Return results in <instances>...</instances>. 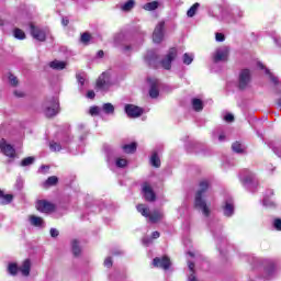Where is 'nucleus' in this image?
<instances>
[{
    "mask_svg": "<svg viewBox=\"0 0 281 281\" xmlns=\"http://www.w3.org/2000/svg\"><path fill=\"white\" fill-rule=\"evenodd\" d=\"M207 188H210V182H207V180H202L200 182V188L195 193L194 200L195 210H199L203 216H210V214H212L210 205H207V202H205V193L207 192Z\"/></svg>",
    "mask_w": 281,
    "mask_h": 281,
    "instance_id": "obj_1",
    "label": "nucleus"
},
{
    "mask_svg": "<svg viewBox=\"0 0 281 281\" xmlns=\"http://www.w3.org/2000/svg\"><path fill=\"white\" fill-rule=\"evenodd\" d=\"M137 212L142 214V216H145V218H149L150 223H157L158 221H161L164 213L161 211H154L150 214V211L147 209L144 204H138L136 206Z\"/></svg>",
    "mask_w": 281,
    "mask_h": 281,
    "instance_id": "obj_2",
    "label": "nucleus"
},
{
    "mask_svg": "<svg viewBox=\"0 0 281 281\" xmlns=\"http://www.w3.org/2000/svg\"><path fill=\"white\" fill-rule=\"evenodd\" d=\"M30 269L31 263L29 259L24 260L20 268L16 267L15 263H10L8 267V271L11 276H16L18 271H21L22 276H30Z\"/></svg>",
    "mask_w": 281,
    "mask_h": 281,
    "instance_id": "obj_3",
    "label": "nucleus"
},
{
    "mask_svg": "<svg viewBox=\"0 0 281 281\" xmlns=\"http://www.w3.org/2000/svg\"><path fill=\"white\" fill-rule=\"evenodd\" d=\"M112 85L111 71L103 72L97 80V88L100 89V91H108Z\"/></svg>",
    "mask_w": 281,
    "mask_h": 281,
    "instance_id": "obj_4",
    "label": "nucleus"
},
{
    "mask_svg": "<svg viewBox=\"0 0 281 281\" xmlns=\"http://www.w3.org/2000/svg\"><path fill=\"white\" fill-rule=\"evenodd\" d=\"M229 58V47L221 46L213 54L214 63H225Z\"/></svg>",
    "mask_w": 281,
    "mask_h": 281,
    "instance_id": "obj_5",
    "label": "nucleus"
},
{
    "mask_svg": "<svg viewBox=\"0 0 281 281\" xmlns=\"http://www.w3.org/2000/svg\"><path fill=\"white\" fill-rule=\"evenodd\" d=\"M44 109L46 117H54L58 113V100L53 99L46 102Z\"/></svg>",
    "mask_w": 281,
    "mask_h": 281,
    "instance_id": "obj_6",
    "label": "nucleus"
},
{
    "mask_svg": "<svg viewBox=\"0 0 281 281\" xmlns=\"http://www.w3.org/2000/svg\"><path fill=\"white\" fill-rule=\"evenodd\" d=\"M175 58H177V48H170L166 57L161 60V67L167 70L170 69Z\"/></svg>",
    "mask_w": 281,
    "mask_h": 281,
    "instance_id": "obj_7",
    "label": "nucleus"
},
{
    "mask_svg": "<svg viewBox=\"0 0 281 281\" xmlns=\"http://www.w3.org/2000/svg\"><path fill=\"white\" fill-rule=\"evenodd\" d=\"M30 30L31 35L33 36V38H35V41H40L41 43H43L45 38H47V32H45V30L34 26V24L32 23L30 24Z\"/></svg>",
    "mask_w": 281,
    "mask_h": 281,
    "instance_id": "obj_8",
    "label": "nucleus"
},
{
    "mask_svg": "<svg viewBox=\"0 0 281 281\" xmlns=\"http://www.w3.org/2000/svg\"><path fill=\"white\" fill-rule=\"evenodd\" d=\"M36 207L38 212H43L44 214H49V212H54V210H56L54 203L47 202L46 200H40L36 203Z\"/></svg>",
    "mask_w": 281,
    "mask_h": 281,
    "instance_id": "obj_9",
    "label": "nucleus"
},
{
    "mask_svg": "<svg viewBox=\"0 0 281 281\" xmlns=\"http://www.w3.org/2000/svg\"><path fill=\"white\" fill-rule=\"evenodd\" d=\"M0 150L3 153V155H5L7 157H10L11 159H13V157H16V151L14 150V147L8 144L5 139H1Z\"/></svg>",
    "mask_w": 281,
    "mask_h": 281,
    "instance_id": "obj_10",
    "label": "nucleus"
},
{
    "mask_svg": "<svg viewBox=\"0 0 281 281\" xmlns=\"http://www.w3.org/2000/svg\"><path fill=\"white\" fill-rule=\"evenodd\" d=\"M166 23L165 22H159L153 33V41L154 43H161L164 41V27Z\"/></svg>",
    "mask_w": 281,
    "mask_h": 281,
    "instance_id": "obj_11",
    "label": "nucleus"
},
{
    "mask_svg": "<svg viewBox=\"0 0 281 281\" xmlns=\"http://www.w3.org/2000/svg\"><path fill=\"white\" fill-rule=\"evenodd\" d=\"M251 80V72L248 69L241 70L239 74V89H246Z\"/></svg>",
    "mask_w": 281,
    "mask_h": 281,
    "instance_id": "obj_12",
    "label": "nucleus"
},
{
    "mask_svg": "<svg viewBox=\"0 0 281 281\" xmlns=\"http://www.w3.org/2000/svg\"><path fill=\"white\" fill-rule=\"evenodd\" d=\"M125 113L128 117H139L142 113H144V110L137 105L133 104H126L125 105Z\"/></svg>",
    "mask_w": 281,
    "mask_h": 281,
    "instance_id": "obj_13",
    "label": "nucleus"
},
{
    "mask_svg": "<svg viewBox=\"0 0 281 281\" xmlns=\"http://www.w3.org/2000/svg\"><path fill=\"white\" fill-rule=\"evenodd\" d=\"M240 181L244 186H250V183H256V175L249 170H244L240 173Z\"/></svg>",
    "mask_w": 281,
    "mask_h": 281,
    "instance_id": "obj_14",
    "label": "nucleus"
},
{
    "mask_svg": "<svg viewBox=\"0 0 281 281\" xmlns=\"http://www.w3.org/2000/svg\"><path fill=\"white\" fill-rule=\"evenodd\" d=\"M153 265H154V267H159L160 269H165V271H166V270L170 269V258H168L167 256H165L162 258L156 257L153 260Z\"/></svg>",
    "mask_w": 281,
    "mask_h": 281,
    "instance_id": "obj_15",
    "label": "nucleus"
},
{
    "mask_svg": "<svg viewBox=\"0 0 281 281\" xmlns=\"http://www.w3.org/2000/svg\"><path fill=\"white\" fill-rule=\"evenodd\" d=\"M150 85L149 95L150 98H158L159 97V80L158 79H148Z\"/></svg>",
    "mask_w": 281,
    "mask_h": 281,
    "instance_id": "obj_16",
    "label": "nucleus"
},
{
    "mask_svg": "<svg viewBox=\"0 0 281 281\" xmlns=\"http://www.w3.org/2000/svg\"><path fill=\"white\" fill-rule=\"evenodd\" d=\"M143 194L146 201H155V192L148 182L143 184Z\"/></svg>",
    "mask_w": 281,
    "mask_h": 281,
    "instance_id": "obj_17",
    "label": "nucleus"
},
{
    "mask_svg": "<svg viewBox=\"0 0 281 281\" xmlns=\"http://www.w3.org/2000/svg\"><path fill=\"white\" fill-rule=\"evenodd\" d=\"M29 222L33 227H45V221H43V217L36 216V215H30Z\"/></svg>",
    "mask_w": 281,
    "mask_h": 281,
    "instance_id": "obj_18",
    "label": "nucleus"
},
{
    "mask_svg": "<svg viewBox=\"0 0 281 281\" xmlns=\"http://www.w3.org/2000/svg\"><path fill=\"white\" fill-rule=\"evenodd\" d=\"M234 214V200L227 199L224 205V215L232 216Z\"/></svg>",
    "mask_w": 281,
    "mask_h": 281,
    "instance_id": "obj_19",
    "label": "nucleus"
},
{
    "mask_svg": "<svg viewBox=\"0 0 281 281\" xmlns=\"http://www.w3.org/2000/svg\"><path fill=\"white\" fill-rule=\"evenodd\" d=\"M49 67L52 69L60 70V69H65L67 67V63L60 61V60H54V61H50Z\"/></svg>",
    "mask_w": 281,
    "mask_h": 281,
    "instance_id": "obj_20",
    "label": "nucleus"
},
{
    "mask_svg": "<svg viewBox=\"0 0 281 281\" xmlns=\"http://www.w3.org/2000/svg\"><path fill=\"white\" fill-rule=\"evenodd\" d=\"M12 194H4L3 191L0 190V203L2 205H8V203H12Z\"/></svg>",
    "mask_w": 281,
    "mask_h": 281,
    "instance_id": "obj_21",
    "label": "nucleus"
},
{
    "mask_svg": "<svg viewBox=\"0 0 281 281\" xmlns=\"http://www.w3.org/2000/svg\"><path fill=\"white\" fill-rule=\"evenodd\" d=\"M258 67H259V69H266V74H267V76H269L270 80L274 85H278V77L273 76V74H271V71L269 69L265 68V65H262V63H258Z\"/></svg>",
    "mask_w": 281,
    "mask_h": 281,
    "instance_id": "obj_22",
    "label": "nucleus"
},
{
    "mask_svg": "<svg viewBox=\"0 0 281 281\" xmlns=\"http://www.w3.org/2000/svg\"><path fill=\"white\" fill-rule=\"evenodd\" d=\"M102 111L103 113H106V115H113V113H115V106L111 103H104L102 105Z\"/></svg>",
    "mask_w": 281,
    "mask_h": 281,
    "instance_id": "obj_23",
    "label": "nucleus"
},
{
    "mask_svg": "<svg viewBox=\"0 0 281 281\" xmlns=\"http://www.w3.org/2000/svg\"><path fill=\"white\" fill-rule=\"evenodd\" d=\"M144 10H147L148 12H153V10H157L159 8V2L153 1L144 4Z\"/></svg>",
    "mask_w": 281,
    "mask_h": 281,
    "instance_id": "obj_24",
    "label": "nucleus"
},
{
    "mask_svg": "<svg viewBox=\"0 0 281 281\" xmlns=\"http://www.w3.org/2000/svg\"><path fill=\"white\" fill-rule=\"evenodd\" d=\"M150 164L154 166V168H159L161 166V160H159V156H157V153H154L150 157Z\"/></svg>",
    "mask_w": 281,
    "mask_h": 281,
    "instance_id": "obj_25",
    "label": "nucleus"
},
{
    "mask_svg": "<svg viewBox=\"0 0 281 281\" xmlns=\"http://www.w3.org/2000/svg\"><path fill=\"white\" fill-rule=\"evenodd\" d=\"M133 8H135V1L134 0H128L127 2H125L121 9L123 10V12H128L130 10H133Z\"/></svg>",
    "mask_w": 281,
    "mask_h": 281,
    "instance_id": "obj_26",
    "label": "nucleus"
},
{
    "mask_svg": "<svg viewBox=\"0 0 281 281\" xmlns=\"http://www.w3.org/2000/svg\"><path fill=\"white\" fill-rule=\"evenodd\" d=\"M123 150H124V153H127V154L135 153V150H137V144L131 143L128 145H124Z\"/></svg>",
    "mask_w": 281,
    "mask_h": 281,
    "instance_id": "obj_27",
    "label": "nucleus"
},
{
    "mask_svg": "<svg viewBox=\"0 0 281 281\" xmlns=\"http://www.w3.org/2000/svg\"><path fill=\"white\" fill-rule=\"evenodd\" d=\"M192 106L194 111H203V101H201L200 99H193Z\"/></svg>",
    "mask_w": 281,
    "mask_h": 281,
    "instance_id": "obj_28",
    "label": "nucleus"
},
{
    "mask_svg": "<svg viewBox=\"0 0 281 281\" xmlns=\"http://www.w3.org/2000/svg\"><path fill=\"white\" fill-rule=\"evenodd\" d=\"M13 36H14V38H18L19 41H23V40H25V32H23V30H21V29H15L13 31Z\"/></svg>",
    "mask_w": 281,
    "mask_h": 281,
    "instance_id": "obj_29",
    "label": "nucleus"
},
{
    "mask_svg": "<svg viewBox=\"0 0 281 281\" xmlns=\"http://www.w3.org/2000/svg\"><path fill=\"white\" fill-rule=\"evenodd\" d=\"M201 4L199 2L194 3L187 12V16L192 18L196 14V10H199Z\"/></svg>",
    "mask_w": 281,
    "mask_h": 281,
    "instance_id": "obj_30",
    "label": "nucleus"
},
{
    "mask_svg": "<svg viewBox=\"0 0 281 281\" xmlns=\"http://www.w3.org/2000/svg\"><path fill=\"white\" fill-rule=\"evenodd\" d=\"M57 183H58V178L56 176H52L45 181L44 186L45 188H49V186H56Z\"/></svg>",
    "mask_w": 281,
    "mask_h": 281,
    "instance_id": "obj_31",
    "label": "nucleus"
},
{
    "mask_svg": "<svg viewBox=\"0 0 281 281\" xmlns=\"http://www.w3.org/2000/svg\"><path fill=\"white\" fill-rule=\"evenodd\" d=\"M182 60H183V64H184V65H192V60H194V55H193V54H188V53H186V54L183 55Z\"/></svg>",
    "mask_w": 281,
    "mask_h": 281,
    "instance_id": "obj_32",
    "label": "nucleus"
},
{
    "mask_svg": "<svg viewBox=\"0 0 281 281\" xmlns=\"http://www.w3.org/2000/svg\"><path fill=\"white\" fill-rule=\"evenodd\" d=\"M115 164L117 168H126L128 160L126 158H116Z\"/></svg>",
    "mask_w": 281,
    "mask_h": 281,
    "instance_id": "obj_33",
    "label": "nucleus"
},
{
    "mask_svg": "<svg viewBox=\"0 0 281 281\" xmlns=\"http://www.w3.org/2000/svg\"><path fill=\"white\" fill-rule=\"evenodd\" d=\"M232 149L234 150V153H243V150H245L243 145L238 142L233 144Z\"/></svg>",
    "mask_w": 281,
    "mask_h": 281,
    "instance_id": "obj_34",
    "label": "nucleus"
},
{
    "mask_svg": "<svg viewBox=\"0 0 281 281\" xmlns=\"http://www.w3.org/2000/svg\"><path fill=\"white\" fill-rule=\"evenodd\" d=\"M72 252L76 255V256H80V246L78 244V240H74L72 241Z\"/></svg>",
    "mask_w": 281,
    "mask_h": 281,
    "instance_id": "obj_35",
    "label": "nucleus"
},
{
    "mask_svg": "<svg viewBox=\"0 0 281 281\" xmlns=\"http://www.w3.org/2000/svg\"><path fill=\"white\" fill-rule=\"evenodd\" d=\"M49 148L50 150H53L54 153H58L60 151L61 147H60V144L56 143V142H52L49 144Z\"/></svg>",
    "mask_w": 281,
    "mask_h": 281,
    "instance_id": "obj_36",
    "label": "nucleus"
},
{
    "mask_svg": "<svg viewBox=\"0 0 281 281\" xmlns=\"http://www.w3.org/2000/svg\"><path fill=\"white\" fill-rule=\"evenodd\" d=\"M34 164V157L24 158L21 162V166H32Z\"/></svg>",
    "mask_w": 281,
    "mask_h": 281,
    "instance_id": "obj_37",
    "label": "nucleus"
},
{
    "mask_svg": "<svg viewBox=\"0 0 281 281\" xmlns=\"http://www.w3.org/2000/svg\"><path fill=\"white\" fill-rule=\"evenodd\" d=\"M91 41V35L89 33H83L81 35V43H83L85 45H87V43H89Z\"/></svg>",
    "mask_w": 281,
    "mask_h": 281,
    "instance_id": "obj_38",
    "label": "nucleus"
},
{
    "mask_svg": "<svg viewBox=\"0 0 281 281\" xmlns=\"http://www.w3.org/2000/svg\"><path fill=\"white\" fill-rule=\"evenodd\" d=\"M9 81L12 87H16L19 85V79L14 75H9Z\"/></svg>",
    "mask_w": 281,
    "mask_h": 281,
    "instance_id": "obj_39",
    "label": "nucleus"
},
{
    "mask_svg": "<svg viewBox=\"0 0 281 281\" xmlns=\"http://www.w3.org/2000/svg\"><path fill=\"white\" fill-rule=\"evenodd\" d=\"M90 115H100V108L99 106L90 108Z\"/></svg>",
    "mask_w": 281,
    "mask_h": 281,
    "instance_id": "obj_40",
    "label": "nucleus"
},
{
    "mask_svg": "<svg viewBox=\"0 0 281 281\" xmlns=\"http://www.w3.org/2000/svg\"><path fill=\"white\" fill-rule=\"evenodd\" d=\"M263 205H265V207H273L274 204L271 200H269L268 198H265Z\"/></svg>",
    "mask_w": 281,
    "mask_h": 281,
    "instance_id": "obj_41",
    "label": "nucleus"
},
{
    "mask_svg": "<svg viewBox=\"0 0 281 281\" xmlns=\"http://www.w3.org/2000/svg\"><path fill=\"white\" fill-rule=\"evenodd\" d=\"M273 227L277 228L278 232H281V220L280 218L274 220Z\"/></svg>",
    "mask_w": 281,
    "mask_h": 281,
    "instance_id": "obj_42",
    "label": "nucleus"
},
{
    "mask_svg": "<svg viewBox=\"0 0 281 281\" xmlns=\"http://www.w3.org/2000/svg\"><path fill=\"white\" fill-rule=\"evenodd\" d=\"M215 38L218 43H223V41H225V35L222 33H216Z\"/></svg>",
    "mask_w": 281,
    "mask_h": 281,
    "instance_id": "obj_43",
    "label": "nucleus"
},
{
    "mask_svg": "<svg viewBox=\"0 0 281 281\" xmlns=\"http://www.w3.org/2000/svg\"><path fill=\"white\" fill-rule=\"evenodd\" d=\"M104 267H113V260H111V257H108L105 260H104Z\"/></svg>",
    "mask_w": 281,
    "mask_h": 281,
    "instance_id": "obj_44",
    "label": "nucleus"
},
{
    "mask_svg": "<svg viewBox=\"0 0 281 281\" xmlns=\"http://www.w3.org/2000/svg\"><path fill=\"white\" fill-rule=\"evenodd\" d=\"M155 55V52H148L147 55H146V60H148V63H150V60H153V56Z\"/></svg>",
    "mask_w": 281,
    "mask_h": 281,
    "instance_id": "obj_45",
    "label": "nucleus"
},
{
    "mask_svg": "<svg viewBox=\"0 0 281 281\" xmlns=\"http://www.w3.org/2000/svg\"><path fill=\"white\" fill-rule=\"evenodd\" d=\"M87 98H89V100H93V98H95V92L93 90H89L87 93Z\"/></svg>",
    "mask_w": 281,
    "mask_h": 281,
    "instance_id": "obj_46",
    "label": "nucleus"
},
{
    "mask_svg": "<svg viewBox=\"0 0 281 281\" xmlns=\"http://www.w3.org/2000/svg\"><path fill=\"white\" fill-rule=\"evenodd\" d=\"M58 229H56V228H50V236H52V238H56L57 236H58Z\"/></svg>",
    "mask_w": 281,
    "mask_h": 281,
    "instance_id": "obj_47",
    "label": "nucleus"
},
{
    "mask_svg": "<svg viewBox=\"0 0 281 281\" xmlns=\"http://www.w3.org/2000/svg\"><path fill=\"white\" fill-rule=\"evenodd\" d=\"M77 80H78L79 85H81V87H82V85H85V77L82 75H77Z\"/></svg>",
    "mask_w": 281,
    "mask_h": 281,
    "instance_id": "obj_48",
    "label": "nucleus"
},
{
    "mask_svg": "<svg viewBox=\"0 0 281 281\" xmlns=\"http://www.w3.org/2000/svg\"><path fill=\"white\" fill-rule=\"evenodd\" d=\"M225 122H232L234 120V114H226L224 116Z\"/></svg>",
    "mask_w": 281,
    "mask_h": 281,
    "instance_id": "obj_49",
    "label": "nucleus"
},
{
    "mask_svg": "<svg viewBox=\"0 0 281 281\" xmlns=\"http://www.w3.org/2000/svg\"><path fill=\"white\" fill-rule=\"evenodd\" d=\"M123 38V35L122 34H117L114 36V43L115 45H117V43H120V40Z\"/></svg>",
    "mask_w": 281,
    "mask_h": 281,
    "instance_id": "obj_50",
    "label": "nucleus"
},
{
    "mask_svg": "<svg viewBox=\"0 0 281 281\" xmlns=\"http://www.w3.org/2000/svg\"><path fill=\"white\" fill-rule=\"evenodd\" d=\"M150 243H153V240H150V238H148V237L143 238V245L148 246V245H150Z\"/></svg>",
    "mask_w": 281,
    "mask_h": 281,
    "instance_id": "obj_51",
    "label": "nucleus"
},
{
    "mask_svg": "<svg viewBox=\"0 0 281 281\" xmlns=\"http://www.w3.org/2000/svg\"><path fill=\"white\" fill-rule=\"evenodd\" d=\"M159 236H160V234L157 231L151 234V238H154V239L159 238Z\"/></svg>",
    "mask_w": 281,
    "mask_h": 281,
    "instance_id": "obj_52",
    "label": "nucleus"
},
{
    "mask_svg": "<svg viewBox=\"0 0 281 281\" xmlns=\"http://www.w3.org/2000/svg\"><path fill=\"white\" fill-rule=\"evenodd\" d=\"M97 56H98V58H103L104 57V50H99L97 53Z\"/></svg>",
    "mask_w": 281,
    "mask_h": 281,
    "instance_id": "obj_53",
    "label": "nucleus"
},
{
    "mask_svg": "<svg viewBox=\"0 0 281 281\" xmlns=\"http://www.w3.org/2000/svg\"><path fill=\"white\" fill-rule=\"evenodd\" d=\"M61 23L64 26H67V25H69V20L63 19Z\"/></svg>",
    "mask_w": 281,
    "mask_h": 281,
    "instance_id": "obj_54",
    "label": "nucleus"
},
{
    "mask_svg": "<svg viewBox=\"0 0 281 281\" xmlns=\"http://www.w3.org/2000/svg\"><path fill=\"white\" fill-rule=\"evenodd\" d=\"M130 50H131V46H125V47H123V52H124L125 54H128Z\"/></svg>",
    "mask_w": 281,
    "mask_h": 281,
    "instance_id": "obj_55",
    "label": "nucleus"
},
{
    "mask_svg": "<svg viewBox=\"0 0 281 281\" xmlns=\"http://www.w3.org/2000/svg\"><path fill=\"white\" fill-rule=\"evenodd\" d=\"M14 93H15V95H16L18 98H23V95H24L23 92H19V91H15Z\"/></svg>",
    "mask_w": 281,
    "mask_h": 281,
    "instance_id": "obj_56",
    "label": "nucleus"
},
{
    "mask_svg": "<svg viewBox=\"0 0 281 281\" xmlns=\"http://www.w3.org/2000/svg\"><path fill=\"white\" fill-rule=\"evenodd\" d=\"M218 139H220V142H224V140H225V135L221 134V135L218 136Z\"/></svg>",
    "mask_w": 281,
    "mask_h": 281,
    "instance_id": "obj_57",
    "label": "nucleus"
},
{
    "mask_svg": "<svg viewBox=\"0 0 281 281\" xmlns=\"http://www.w3.org/2000/svg\"><path fill=\"white\" fill-rule=\"evenodd\" d=\"M4 24L3 19H0V26Z\"/></svg>",
    "mask_w": 281,
    "mask_h": 281,
    "instance_id": "obj_58",
    "label": "nucleus"
},
{
    "mask_svg": "<svg viewBox=\"0 0 281 281\" xmlns=\"http://www.w3.org/2000/svg\"><path fill=\"white\" fill-rule=\"evenodd\" d=\"M45 168L49 169V167L42 166V167H41V170H45Z\"/></svg>",
    "mask_w": 281,
    "mask_h": 281,
    "instance_id": "obj_59",
    "label": "nucleus"
},
{
    "mask_svg": "<svg viewBox=\"0 0 281 281\" xmlns=\"http://www.w3.org/2000/svg\"><path fill=\"white\" fill-rule=\"evenodd\" d=\"M189 256H191V258H194V254L193 252H188Z\"/></svg>",
    "mask_w": 281,
    "mask_h": 281,
    "instance_id": "obj_60",
    "label": "nucleus"
},
{
    "mask_svg": "<svg viewBox=\"0 0 281 281\" xmlns=\"http://www.w3.org/2000/svg\"><path fill=\"white\" fill-rule=\"evenodd\" d=\"M269 194H273V191L270 190V191H269Z\"/></svg>",
    "mask_w": 281,
    "mask_h": 281,
    "instance_id": "obj_61",
    "label": "nucleus"
}]
</instances>
